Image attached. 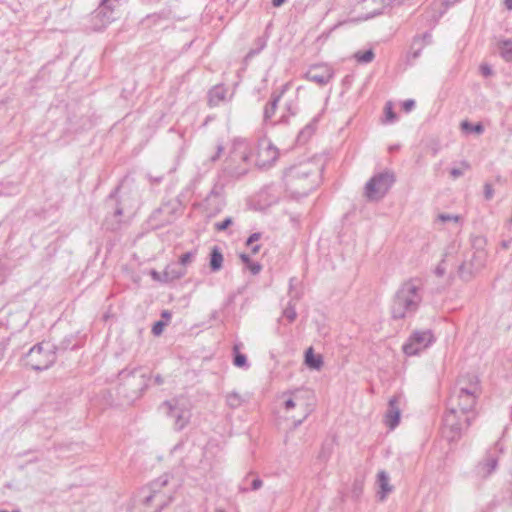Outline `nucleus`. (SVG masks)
I'll use <instances>...</instances> for the list:
<instances>
[{
  "label": "nucleus",
  "instance_id": "obj_33",
  "mask_svg": "<svg viewBox=\"0 0 512 512\" xmlns=\"http://www.w3.org/2000/svg\"><path fill=\"white\" fill-rule=\"evenodd\" d=\"M152 275H153V277H154L155 279H158V277H157V273H156V272H153V274H152Z\"/></svg>",
  "mask_w": 512,
  "mask_h": 512
},
{
  "label": "nucleus",
  "instance_id": "obj_15",
  "mask_svg": "<svg viewBox=\"0 0 512 512\" xmlns=\"http://www.w3.org/2000/svg\"><path fill=\"white\" fill-rule=\"evenodd\" d=\"M240 258L243 261V263L247 265V268L250 270L252 274H258L261 271V265H259L258 263H252L247 255L241 254Z\"/></svg>",
  "mask_w": 512,
  "mask_h": 512
},
{
  "label": "nucleus",
  "instance_id": "obj_25",
  "mask_svg": "<svg viewBox=\"0 0 512 512\" xmlns=\"http://www.w3.org/2000/svg\"><path fill=\"white\" fill-rule=\"evenodd\" d=\"M480 70L484 76H488L491 74V70L487 65H481Z\"/></svg>",
  "mask_w": 512,
  "mask_h": 512
},
{
  "label": "nucleus",
  "instance_id": "obj_2",
  "mask_svg": "<svg viewBox=\"0 0 512 512\" xmlns=\"http://www.w3.org/2000/svg\"><path fill=\"white\" fill-rule=\"evenodd\" d=\"M55 347L50 342H42L30 349L27 363L36 370L47 369L55 361Z\"/></svg>",
  "mask_w": 512,
  "mask_h": 512
},
{
  "label": "nucleus",
  "instance_id": "obj_8",
  "mask_svg": "<svg viewBox=\"0 0 512 512\" xmlns=\"http://www.w3.org/2000/svg\"><path fill=\"white\" fill-rule=\"evenodd\" d=\"M308 77L311 81L319 84H325L331 79L332 74L328 68L324 66H316L308 72Z\"/></svg>",
  "mask_w": 512,
  "mask_h": 512
},
{
  "label": "nucleus",
  "instance_id": "obj_20",
  "mask_svg": "<svg viewBox=\"0 0 512 512\" xmlns=\"http://www.w3.org/2000/svg\"><path fill=\"white\" fill-rule=\"evenodd\" d=\"M185 274V271H180V272H169L168 271V268L165 270L164 272V276H165V279L166 280H172V279H177V278H180L181 276H183Z\"/></svg>",
  "mask_w": 512,
  "mask_h": 512
},
{
  "label": "nucleus",
  "instance_id": "obj_3",
  "mask_svg": "<svg viewBox=\"0 0 512 512\" xmlns=\"http://www.w3.org/2000/svg\"><path fill=\"white\" fill-rule=\"evenodd\" d=\"M281 399H284V405L287 411L296 408L299 411V416L305 417L308 413L312 397L308 391L297 389L283 393Z\"/></svg>",
  "mask_w": 512,
  "mask_h": 512
},
{
  "label": "nucleus",
  "instance_id": "obj_1",
  "mask_svg": "<svg viewBox=\"0 0 512 512\" xmlns=\"http://www.w3.org/2000/svg\"><path fill=\"white\" fill-rule=\"evenodd\" d=\"M475 403L476 396L474 393L461 390L451 403L450 412L445 418L446 425L451 428L456 426L458 430L467 428L471 422L470 412Z\"/></svg>",
  "mask_w": 512,
  "mask_h": 512
},
{
  "label": "nucleus",
  "instance_id": "obj_23",
  "mask_svg": "<svg viewBox=\"0 0 512 512\" xmlns=\"http://www.w3.org/2000/svg\"><path fill=\"white\" fill-rule=\"evenodd\" d=\"M415 102L413 100H407L403 103L402 107L404 111L409 112L413 109Z\"/></svg>",
  "mask_w": 512,
  "mask_h": 512
},
{
  "label": "nucleus",
  "instance_id": "obj_6",
  "mask_svg": "<svg viewBox=\"0 0 512 512\" xmlns=\"http://www.w3.org/2000/svg\"><path fill=\"white\" fill-rule=\"evenodd\" d=\"M277 157V149L270 142L263 141L259 144L255 157V164L262 168L268 167L276 161Z\"/></svg>",
  "mask_w": 512,
  "mask_h": 512
},
{
  "label": "nucleus",
  "instance_id": "obj_19",
  "mask_svg": "<svg viewBox=\"0 0 512 512\" xmlns=\"http://www.w3.org/2000/svg\"><path fill=\"white\" fill-rule=\"evenodd\" d=\"M384 113H385V119L387 122H392L396 119V115L393 111L391 102L386 103V105L384 107Z\"/></svg>",
  "mask_w": 512,
  "mask_h": 512
},
{
  "label": "nucleus",
  "instance_id": "obj_11",
  "mask_svg": "<svg viewBox=\"0 0 512 512\" xmlns=\"http://www.w3.org/2000/svg\"><path fill=\"white\" fill-rule=\"evenodd\" d=\"M233 153L236 157H240L243 159V161H249L251 160V153H250V147L249 145L244 142V141H241V142H237L235 145H234V150H233Z\"/></svg>",
  "mask_w": 512,
  "mask_h": 512
},
{
  "label": "nucleus",
  "instance_id": "obj_24",
  "mask_svg": "<svg viewBox=\"0 0 512 512\" xmlns=\"http://www.w3.org/2000/svg\"><path fill=\"white\" fill-rule=\"evenodd\" d=\"M259 240V234H253L251 235L247 240V245L251 246L254 242Z\"/></svg>",
  "mask_w": 512,
  "mask_h": 512
},
{
  "label": "nucleus",
  "instance_id": "obj_29",
  "mask_svg": "<svg viewBox=\"0 0 512 512\" xmlns=\"http://www.w3.org/2000/svg\"><path fill=\"white\" fill-rule=\"evenodd\" d=\"M505 5L509 10H512V0H505Z\"/></svg>",
  "mask_w": 512,
  "mask_h": 512
},
{
  "label": "nucleus",
  "instance_id": "obj_21",
  "mask_svg": "<svg viewBox=\"0 0 512 512\" xmlns=\"http://www.w3.org/2000/svg\"><path fill=\"white\" fill-rule=\"evenodd\" d=\"M193 255L190 252L184 253L180 256L179 261L182 266H186L187 264L192 262Z\"/></svg>",
  "mask_w": 512,
  "mask_h": 512
},
{
  "label": "nucleus",
  "instance_id": "obj_5",
  "mask_svg": "<svg viewBox=\"0 0 512 512\" xmlns=\"http://www.w3.org/2000/svg\"><path fill=\"white\" fill-rule=\"evenodd\" d=\"M393 179L389 174H383L373 178L366 186V195L370 199H377L389 189Z\"/></svg>",
  "mask_w": 512,
  "mask_h": 512
},
{
  "label": "nucleus",
  "instance_id": "obj_17",
  "mask_svg": "<svg viewBox=\"0 0 512 512\" xmlns=\"http://www.w3.org/2000/svg\"><path fill=\"white\" fill-rule=\"evenodd\" d=\"M355 58L359 62L368 63V62H371L373 60L374 53H373L372 50H367V51H364V52H357L355 54Z\"/></svg>",
  "mask_w": 512,
  "mask_h": 512
},
{
  "label": "nucleus",
  "instance_id": "obj_26",
  "mask_svg": "<svg viewBox=\"0 0 512 512\" xmlns=\"http://www.w3.org/2000/svg\"><path fill=\"white\" fill-rule=\"evenodd\" d=\"M230 224H231V220H230V219H227V220H225L224 222H222L221 224H219V225H218V229H219V230H224V229H226Z\"/></svg>",
  "mask_w": 512,
  "mask_h": 512
},
{
  "label": "nucleus",
  "instance_id": "obj_10",
  "mask_svg": "<svg viewBox=\"0 0 512 512\" xmlns=\"http://www.w3.org/2000/svg\"><path fill=\"white\" fill-rule=\"evenodd\" d=\"M305 363L311 369H320L322 366V357L314 353L313 348H308L305 353Z\"/></svg>",
  "mask_w": 512,
  "mask_h": 512
},
{
  "label": "nucleus",
  "instance_id": "obj_31",
  "mask_svg": "<svg viewBox=\"0 0 512 512\" xmlns=\"http://www.w3.org/2000/svg\"><path fill=\"white\" fill-rule=\"evenodd\" d=\"M259 248H260V247H259L258 245L253 246V247H252V253H254V254L258 253Z\"/></svg>",
  "mask_w": 512,
  "mask_h": 512
},
{
  "label": "nucleus",
  "instance_id": "obj_13",
  "mask_svg": "<svg viewBox=\"0 0 512 512\" xmlns=\"http://www.w3.org/2000/svg\"><path fill=\"white\" fill-rule=\"evenodd\" d=\"M223 256L218 248H213L211 252L210 267L213 271H217L222 267Z\"/></svg>",
  "mask_w": 512,
  "mask_h": 512
},
{
  "label": "nucleus",
  "instance_id": "obj_28",
  "mask_svg": "<svg viewBox=\"0 0 512 512\" xmlns=\"http://www.w3.org/2000/svg\"><path fill=\"white\" fill-rule=\"evenodd\" d=\"M451 174H452L453 177H457V176H459L461 174V171H459L457 169H453L451 171Z\"/></svg>",
  "mask_w": 512,
  "mask_h": 512
},
{
  "label": "nucleus",
  "instance_id": "obj_27",
  "mask_svg": "<svg viewBox=\"0 0 512 512\" xmlns=\"http://www.w3.org/2000/svg\"><path fill=\"white\" fill-rule=\"evenodd\" d=\"M284 2L285 0H272V3L275 7L281 6Z\"/></svg>",
  "mask_w": 512,
  "mask_h": 512
},
{
  "label": "nucleus",
  "instance_id": "obj_14",
  "mask_svg": "<svg viewBox=\"0 0 512 512\" xmlns=\"http://www.w3.org/2000/svg\"><path fill=\"white\" fill-rule=\"evenodd\" d=\"M461 128L466 133L475 132L477 134H480L483 132V126L480 123L472 125L467 120L461 122Z\"/></svg>",
  "mask_w": 512,
  "mask_h": 512
},
{
  "label": "nucleus",
  "instance_id": "obj_16",
  "mask_svg": "<svg viewBox=\"0 0 512 512\" xmlns=\"http://www.w3.org/2000/svg\"><path fill=\"white\" fill-rule=\"evenodd\" d=\"M500 49L502 57L507 61H512V42H503Z\"/></svg>",
  "mask_w": 512,
  "mask_h": 512
},
{
  "label": "nucleus",
  "instance_id": "obj_9",
  "mask_svg": "<svg viewBox=\"0 0 512 512\" xmlns=\"http://www.w3.org/2000/svg\"><path fill=\"white\" fill-rule=\"evenodd\" d=\"M386 424L391 428H395L400 421V410L397 406V398L394 397L390 400V410L385 417Z\"/></svg>",
  "mask_w": 512,
  "mask_h": 512
},
{
  "label": "nucleus",
  "instance_id": "obj_4",
  "mask_svg": "<svg viewBox=\"0 0 512 512\" xmlns=\"http://www.w3.org/2000/svg\"><path fill=\"white\" fill-rule=\"evenodd\" d=\"M433 336L430 331L414 333L408 342L403 346V351L408 356H414L425 350L432 342Z\"/></svg>",
  "mask_w": 512,
  "mask_h": 512
},
{
  "label": "nucleus",
  "instance_id": "obj_7",
  "mask_svg": "<svg viewBox=\"0 0 512 512\" xmlns=\"http://www.w3.org/2000/svg\"><path fill=\"white\" fill-rule=\"evenodd\" d=\"M408 292L409 294H411V297L408 294L406 295L404 291H401L397 295V298L393 306L394 317H403L405 315V310H408L415 306V291L413 289H409Z\"/></svg>",
  "mask_w": 512,
  "mask_h": 512
},
{
  "label": "nucleus",
  "instance_id": "obj_18",
  "mask_svg": "<svg viewBox=\"0 0 512 512\" xmlns=\"http://www.w3.org/2000/svg\"><path fill=\"white\" fill-rule=\"evenodd\" d=\"M234 365L237 367H243L246 364V356L239 352V347L237 345L234 346Z\"/></svg>",
  "mask_w": 512,
  "mask_h": 512
},
{
  "label": "nucleus",
  "instance_id": "obj_12",
  "mask_svg": "<svg viewBox=\"0 0 512 512\" xmlns=\"http://www.w3.org/2000/svg\"><path fill=\"white\" fill-rule=\"evenodd\" d=\"M378 482L381 489V499L383 500L392 491V486L389 484V479L385 472L378 474Z\"/></svg>",
  "mask_w": 512,
  "mask_h": 512
},
{
  "label": "nucleus",
  "instance_id": "obj_22",
  "mask_svg": "<svg viewBox=\"0 0 512 512\" xmlns=\"http://www.w3.org/2000/svg\"><path fill=\"white\" fill-rule=\"evenodd\" d=\"M164 326H165L164 322H162V321L156 322L152 328L153 334L157 335V336L160 335L163 332Z\"/></svg>",
  "mask_w": 512,
  "mask_h": 512
},
{
  "label": "nucleus",
  "instance_id": "obj_32",
  "mask_svg": "<svg viewBox=\"0 0 512 512\" xmlns=\"http://www.w3.org/2000/svg\"><path fill=\"white\" fill-rule=\"evenodd\" d=\"M260 484H261V482L256 480V481H254L253 486L256 489L260 486Z\"/></svg>",
  "mask_w": 512,
  "mask_h": 512
},
{
  "label": "nucleus",
  "instance_id": "obj_30",
  "mask_svg": "<svg viewBox=\"0 0 512 512\" xmlns=\"http://www.w3.org/2000/svg\"><path fill=\"white\" fill-rule=\"evenodd\" d=\"M162 316H163L164 318H166L167 320H169V319H170V317H171V315H170V313H169L168 311H164V312L162 313Z\"/></svg>",
  "mask_w": 512,
  "mask_h": 512
}]
</instances>
